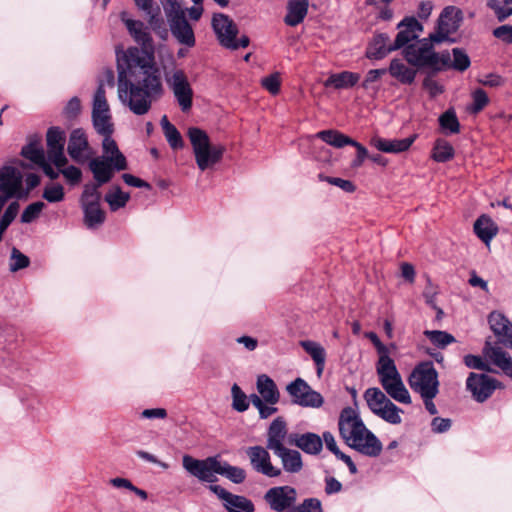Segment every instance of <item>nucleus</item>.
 <instances>
[{
  "label": "nucleus",
  "instance_id": "9d476101",
  "mask_svg": "<svg viewBox=\"0 0 512 512\" xmlns=\"http://www.w3.org/2000/svg\"><path fill=\"white\" fill-rule=\"evenodd\" d=\"M463 12L455 6H447L440 13L436 30L430 34V39L439 44L445 41L454 42L449 36L458 31L463 22Z\"/></svg>",
  "mask_w": 512,
  "mask_h": 512
},
{
  "label": "nucleus",
  "instance_id": "09e8293b",
  "mask_svg": "<svg viewBox=\"0 0 512 512\" xmlns=\"http://www.w3.org/2000/svg\"><path fill=\"white\" fill-rule=\"evenodd\" d=\"M250 401L252 405L257 408L261 419H267L278 411L276 404L263 401L257 394H251Z\"/></svg>",
  "mask_w": 512,
  "mask_h": 512
},
{
  "label": "nucleus",
  "instance_id": "4c0bfd02",
  "mask_svg": "<svg viewBox=\"0 0 512 512\" xmlns=\"http://www.w3.org/2000/svg\"><path fill=\"white\" fill-rule=\"evenodd\" d=\"M316 137L336 148H342L345 145H350L353 141L352 138L333 129L319 131L316 134Z\"/></svg>",
  "mask_w": 512,
  "mask_h": 512
},
{
  "label": "nucleus",
  "instance_id": "4468645a",
  "mask_svg": "<svg viewBox=\"0 0 512 512\" xmlns=\"http://www.w3.org/2000/svg\"><path fill=\"white\" fill-rule=\"evenodd\" d=\"M264 499L275 512H292L296 506L297 492L291 486L272 487L266 491Z\"/></svg>",
  "mask_w": 512,
  "mask_h": 512
},
{
  "label": "nucleus",
  "instance_id": "f704fd0d",
  "mask_svg": "<svg viewBox=\"0 0 512 512\" xmlns=\"http://www.w3.org/2000/svg\"><path fill=\"white\" fill-rule=\"evenodd\" d=\"M474 232L485 244L488 245L496 236L498 227L490 217L482 215L474 223Z\"/></svg>",
  "mask_w": 512,
  "mask_h": 512
},
{
  "label": "nucleus",
  "instance_id": "de8ad7c7",
  "mask_svg": "<svg viewBox=\"0 0 512 512\" xmlns=\"http://www.w3.org/2000/svg\"><path fill=\"white\" fill-rule=\"evenodd\" d=\"M424 335L431 341V343L439 348H445L447 345L455 342L452 334L440 330H426Z\"/></svg>",
  "mask_w": 512,
  "mask_h": 512
},
{
  "label": "nucleus",
  "instance_id": "603ef678",
  "mask_svg": "<svg viewBox=\"0 0 512 512\" xmlns=\"http://www.w3.org/2000/svg\"><path fill=\"white\" fill-rule=\"evenodd\" d=\"M22 155L37 165L44 163V150L38 143H30L22 148Z\"/></svg>",
  "mask_w": 512,
  "mask_h": 512
},
{
  "label": "nucleus",
  "instance_id": "b1692460",
  "mask_svg": "<svg viewBox=\"0 0 512 512\" xmlns=\"http://www.w3.org/2000/svg\"><path fill=\"white\" fill-rule=\"evenodd\" d=\"M287 437L286 422L282 417L272 421L267 433V448L272 452L284 448V442Z\"/></svg>",
  "mask_w": 512,
  "mask_h": 512
},
{
  "label": "nucleus",
  "instance_id": "e2e57ef3",
  "mask_svg": "<svg viewBox=\"0 0 512 512\" xmlns=\"http://www.w3.org/2000/svg\"><path fill=\"white\" fill-rule=\"evenodd\" d=\"M292 512H323V509L319 499L307 498L301 504L293 507Z\"/></svg>",
  "mask_w": 512,
  "mask_h": 512
},
{
  "label": "nucleus",
  "instance_id": "f257e3e1",
  "mask_svg": "<svg viewBox=\"0 0 512 512\" xmlns=\"http://www.w3.org/2000/svg\"><path fill=\"white\" fill-rule=\"evenodd\" d=\"M120 17L141 48L116 51L118 99L132 113L141 116L149 112L153 101L162 97L164 88L147 27L141 21L131 19L127 12H122Z\"/></svg>",
  "mask_w": 512,
  "mask_h": 512
},
{
  "label": "nucleus",
  "instance_id": "f3484780",
  "mask_svg": "<svg viewBox=\"0 0 512 512\" xmlns=\"http://www.w3.org/2000/svg\"><path fill=\"white\" fill-rule=\"evenodd\" d=\"M67 151L69 156L79 164H84L92 157L93 151L83 129H74L70 133Z\"/></svg>",
  "mask_w": 512,
  "mask_h": 512
},
{
  "label": "nucleus",
  "instance_id": "c756f323",
  "mask_svg": "<svg viewBox=\"0 0 512 512\" xmlns=\"http://www.w3.org/2000/svg\"><path fill=\"white\" fill-rule=\"evenodd\" d=\"M484 352L494 365L512 378V358L507 352L500 347L489 346L488 344L485 346Z\"/></svg>",
  "mask_w": 512,
  "mask_h": 512
},
{
  "label": "nucleus",
  "instance_id": "864d4df0",
  "mask_svg": "<svg viewBox=\"0 0 512 512\" xmlns=\"http://www.w3.org/2000/svg\"><path fill=\"white\" fill-rule=\"evenodd\" d=\"M168 22L185 16V11L179 0H160Z\"/></svg>",
  "mask_w": 512,
  "mask_h": 512
},
{
  "label": "nucleus",
  "instance_id": "79ce46f5",
  "mask_svg": "<svg viewBox=\"0 0 512 512\" xmlns=\"http://www.w3.org/2000/svg\"><path fill=\"white\" fill-rule=\"evenodd\" d=\"M57 169H59V172H61V175L64 177L66 182L71 185L75 186L78 185L81 182L82 179V171L74 166L70 165L68 163V159L66 158V162L64 164H54Z\"/></svg>",
  "mask_w": 512,
  "mask_h": 512
},
{
  "label": "nucleus",
  "instance_id": "5701e85b",
  "mask_svg": "<svg viewBox=\"0 0 512 512\" xmlns=\"http://www.w3.org/2000/svg\"><path fill=\"white\" fill-rule=\"evenodd\" d=\"M488 322L491 330L500 338V342L512 348V324L500 312H492Z\"/></svg>",
  "mask_w": 512,
  "mask_h": 512
},
{
  "label": "nucleus",
  "instance_id": "20e7f679",
  "mask_svg": "<svg viewBox=\"0 0 512 512\" xmlns=\"http://www.w3.org/2000/svg\"><path fill=\"white\" fill-rule=\"evenodd\" d=\"M187 136L192 146L198 169L204 172L218 164L226 151L223 144H213L209 135L198 127H190Z\"/></svg>",
  "mask_w": 512,
  "mask_h": 512
},
{
  "label": "nucleus",
  "instance_id": "774afa93",
  "mask_svg": "<svg viewBox=\"0 0 512 512\" xmlns=\"http://www.w3.org/2000/svg\"><path fill=\"white\" fill-rule=\"evenodd\" d=\"M493 36L506 44L512 43V25H502L493 30Z\"/></svg>",
  "mask_w": 512,
  "mask_h": 512
},
{
  "label": "nucleus",
  "instance_id": "a19ab883",
  "mask_svg": "<svg viewBox=\"0 0 512 512\" xmlns=\"http://www.w3.org/2000/svg\"><path fill=\"white\" fill-rule=\"evenodd\" d=\"M453 156L454 148L447 141L443 139L436 140L431 155L434 161L443 163L452 159Z\"/></svg>",
  "mask_w": 512,
  "mask_h": 512
},
{
  "label": "nucleus",
  "instance_id": "7ed1b4c3",
  "mask_svg": "<svg viewBox=\"0 0 512 512\" xmlns=\"http://www.w3.org/2000/svg\"><path fill=\"white\" fill-rule=\"evenodd\" d=\"M375 347L379 353L376 372L385 393L399 403L410 404V393L402 380L394 360L389 356L388 348L381 341Z\"/></svg>",
  "mask_w": 512,
  "mask_h": 512
},
{
  "label": "nucleus",
  "instance_id": "338daca9",
  "mask_svg": "<svg viewBox=\"0 0 512 512\" xmlns=\"http://www.w3.org/2000/svg\"><path fill=\"white\" fill-rule=\"evenodd\" d=\"M262 86L271 94L276 95L280 90V79L277 73L265 77L261 81Z\"/></svg>",
  "mask_w": 512,
  "mask_h": 512
},
{
  "label": "nucleus",
  "instance_id": "ea45409f",
  "mask_svg": "<svg viewBox=\"0 0 512 512\" xmlns=\"http://www.w3.org/2000/svg\"><path fill=\"white\" fill-rule=\"evenodd\" d=\"M161 126L165 135V138L172 149H181L184 146V142L181 134L177 128L171 124L166 115L161 119Z\"/></svg>",
  "mask_w": 512,
  "mask_h": 512
},
{
  "label": "nucleus",
  "instance_id": "dca6fc26",
  "mask_svg": "<svg viewBox=\"0 0 512 512\" xmlns=\"http://www.w3.org/2000/svg\"><path fill=\"white\" fill-rule=\"evenodd\" d=\"M496 379L486 375L471 372L466 380V388L474 400L479 403L486 401L499 387Z\"/></svg>",
  "mask_w": 512,
  "mask_h": 512
},
{
  "label": "nucleus",
  "instance_id": "49530a36",
  "mask_svg": "<svg viewBox=\"0 0 512 512\" xmlns=\"http://www.w3.org/2000/svg\"><path fill=\"white\" fill-rule=\"evenodd\" d=\"M231 396L234 410L244 412L249 408L250 396L248 397L237 384L232 385Z\"/></svg>",
  "mask_w": 512,
  "mask_h": 512
},
{
  "label": "nucleus",
  "instance_id": "aec40b11",
  "mask_svg": "<svg viewBox=\"0 0 512 512\" xmlns=\"http://www.w3.org/2000/svg\"><path fill=\"white\" fill-rule=\"evenodd\" d=\"M397 28L400 31L395 38L394 48L398 49L417 39L424 29L423 25L415 17H405L398 23Z\"/></svg>",
  "mask_w": 512,
  "mask_h": 512
},
{
  "label": "nucleus",
  "instance_id": "6e6552de",
  "mask_svg": "<svg viewBox=\"0 0 512 512\" xmlns=\"http://www.w3.org/2000/svg\"><path fill=\"white\" fill-rule=\"evenodd\" d=\"M408 384L413 392L421 396L438 395V372L432 362H421L415 366L408 377Z\"/></svg>",
  "mask_w": 512,
  "mask_h": 512
},
{
  "label": "nucleus",
  "instance_id": "c03bdc74",
  "mask_svg": "<svg viewBox=\"0 0 512 512\" xmlns=\"http://www.w3.org/2000/svg\"><path fill=\"white\" fill-rule=\"evenodd\" d=\"M19 209L20 205L17 201L9 203V205L6 207L4 213L0 218V242L2 241L3 234L5 233V231L18 215Z\"/></svg>",
  "mask_w": 512,
  "mask_h": 512
},
{
  "label": "nucleus",
  "instance_id": "72a5a7b5",
  "mask_svg": "<svg viewBox=\"0 0 512 512\" xmlns=\"http://www.w3.org/2000/svg\"><path fill=\"white\" fill-rule=\"evenodd\" d=\"M300 345L313 359L317 368V375L318 377H321L326 361V352L324 347L318 342L312 340L301 341Z\"/></svg>",
  "mask_w": 512,
  "mask_h": 512
},
{
  "label": "nucleus",
  "instance_id": "423d86ee",
  "mask_svg": "<svg viewBox=\"0 0 512 512\" xmlns=\"http://www.w3.org/2000/svg\"><path fill=\"white\" fill-rule=\"evenodd\" d=\"M371 412L382 420L398 425L402 422L403 410L396 406L386 394L377 387L368 388L363 394Z\"/></svg>",
  "mask_w": 512,
  "mask_h": 512
},
{
  "label": "nucleus",
  "instance_id": "680f3d73",
  "mask_svg": "<svg viewBox=\"0 0 512 512\" xmlns=\"http://www.w3.org/2000/svg\"><path fill=\"white\" fill-rule=\"evenodd\" d=\"M487 6L494 11L498 21L502 22L512 15V7L502 5L499 0H487Z\"/></svg>",
  "mask_w": 512,
  "mask_h": 512
},
{
  "label": "nucleus",
  "instance_id": "3c124183",
  "mask_svg": "<svg viewBox=\"0 0 512 512\" xmlns=\"http://www.w3.org/2000/svg\"><path fill=\"white\" fill-rule=\"evenodd\" d=\"M42 197L49 203H58L64 200V187L59 183H49L44 187Z\"/></svg>",
  "mask_w": 512,
  "mask_h": 512
},
{
  "label": "nucleus",
  "instance_id": "5fc2aeb1",
  "mask_svg": "<svg viewBox=\"0 0 512 512\" xmlns=\"http://www.w3.org/2000/svg\"><path fill=\"white\" fill-rule=\"evenodd\" d=\"M137 7L143 10L149 17V23L156 26L159 22V7L155 5L153 0H135Z\"/></svg>",
  "mask_w": 512,
  "mask_h": 512
},
{
  "label": "nucleus",
  "instance_id": "bf43d9fd",
  "mask_svg": "<svg viewBox=\"0 0 512 512\" xmlns=\"http://www.w3.org/2000/svg\"><path fill=\"white\" fill-rule=\"evenodd\" d=\"M440 125L443 129L448 130L450 133L459 132V122L455 113L451 110L443 113L439 118Z\"/></svg>",
  "mask_w": 512,
  "mask_h": 512
},
{
  "label": "nucleus",
  "instance_id": "c85d7f7f",
  "mask_svg": "<svg viewBox=\"0 0 512 512\" xmlns=\"http://www.w3.org/2000/svg\"><path fill=\"white\" fill-rule=\"evenodd\" d=\"M256 388L257 394L263 401L270 404H277L280 400V392L276 383L266 374L257 377Z\"/></svg>",
  "mask_w": 512,
  "mask_h": 512
},
{
  "label": "nucleus",
  "instance_id": "052dcab7",
  "mask_svg": "<svg viewBox=\"0 0 512 512\" xmlns=\"http://www.w3.org/2000/svg\"><path fill=\"white\" fill-rule=\"evenodd\" d=\"M100 186L97 182L85 185L81 196V204L100 202V192L98 191Z\"/></svg>",
  "mask_w": 512,
  "mask_h": 512
},
{
  "label": "nucleus",
  "instance_id": "e433bc0d",
  "mask_svg": "<svg viewBox=\"0 0 512 512\" xmlns=\"http://www.w3.org/2000/svg\"><path fill=\"white\" fill-rule=\"evenodd\" d=\"M84 210V221L89 228L100 225L105 220V214L100 208V202L82 204Z\"/></svg>",
  "mask_w": 512,
  "mask_h": 512
},
{
  "label": "nucleus",
  "instance_id": "9b49d317",
  "mask_svg": "<svg viewBox=\"0 0 512 512\" xmlns=\"http://www.w3.org/2000/svg\"><path fill=\"white\" fill-rule=\"evenodd\" d=\"M24 176L17 165L7 164L0 168V194L7 200L27 199V191H23Z\"/></svg>",
  "mask_w": 512,
  "mask_h": 512
},
{
  "label": "nucleus",
  "instance_id": "13d9d810",
  "mask_svg": "<svg viewBox=\"0 0 512 512\" xmlns=\"http://www.w3.org/2000/svg\"><path fill=\"white\" fill-rule=\"evenodd\" d=\"M30 263L29 258L20 252L17 248H13L11 251L9 268L10 271L16 272L20 269L26 268Z\"/></svg>",
  "mask_w": 512,
  "mask_h": 512
},
{
  "label": "nucleus",
  "instance_id": "473e14b6",
  "mask_svg": "<svg viewBox=\"0 0 512 512\" xmlns=\"http://www.w3.org/2000/svg\"><path fill=\"white\" fill-rule=\"evenodd\" d=\"M273 453L281 459L283 469L286 472L297 473L302 469V457L298 451L284 447Z\"/></svg>",
  "mask_w": 512,
  "mask_h": 512
},
{
  "label": "nucleus",
  "instance_id": "6e6d98bb",
  "mask_svg": "<svg viewBox=\"0 0 512 512\" xmlns=\"http://www.w3.org/2000/svg\"><path fill=\"white\" fill-rule=\"evenodd\" d=\"M452 54H453V62L452 63L450 62L448 67L451 66L454 69L459 70V71H465L466 69L469 68L470 63H471L470 58L463 49L454 48L452 50Z\"/></svg>",
  "mask_w": 512,
  "mask_h": 512
},
{
  "label": "nucleus",
  "instance_id": "393cba45",
  "mask_svg": "<svg viewBox=\"0 0 512 512\" xmlns=\"http://www.w3.org/2000/svg\"><path fill=\"white\" fill-rule=\"evenodd\" d=\"M112 134H105L102 141L103 155L101 158H106L111 161L116 171L127 169V161L125 156L120 152L114 139L111 137Z\"/></svg>",
  "mask_w": 512,
  "mask_h": 512
},
{
  "label": "nucleus",
  "instance_id": "0e129e2a",
  "mask_svg": "<svg viewBox=\"0 0 512 512\" xmlns=\"http://www.w3.org/2000/svg\"><path fill=\"white\" fill-rule=\"evenodd\" d=\"M473 103L470 106V110L473 113L480 112L488 103V96L482 89H477L472 94Z\"/></svg>",
  "mask_w": 512,
  "mask_h": 512
},
{
  "label": "nucleus",
  "instance_id": "bb28decb",
  "mask_svg": "<svg viewBox=\"0 0 512 512\" xmlns=\"http://www.w3.org/2000/svg\"><path fill=\"white\" fill-rule=\"evenodd\" d=\"M172 35L181 43L188 47L195 45V36L191 25L185 16L169 22Z\"/></svg>",
  "mask_w": 512,
  "mask_h": 512
},
{
  "label": "nucleus",
  "instance_id": "ddd939ff",
  "mask_svg": "<svg viewBox=\"0 0 512 512\" xmlns=\"http://www.w3.org/2000/svg\"><path fill=\"white\" fill-rule=\"evenodd\" d=\"M292 402L301 407L320 408L324 403L323 396L313 390L302 378H297L286 386Z\"/></svg>",
  "mask_w": 512,
  "mask_h": 512
},
{
  "label": "nucleus",
  "instance_id": "8fccbe9b",
  "mask_svg": "<svg viewBox=\"0 0 512 512\" xmlns=\"http://www.w3.org/2000/svg\"><path fill=\"white\" fill-rule=\"evenodd\" d=\"M103 113H110V107L106 99L104 85L101 83L94 94L92 115Z\"/></svg>",
  "mask_w": 512,
  "mask_h": 512
},
{
  "label": "nucleus",
  "instance_id": "2f4dec72",
  "mask_svg": "<svg viewBox=\"0 0 512 512\" xmlns=\"http://www.w3.org/2000/svg\"><path fill=\"white\" fill-rule=\"evenodd\" d=\"M388 72L393 78L406 85L412 84L417 74L416 69L407 66L401 59H393Z\"/></svg>",
  "mask_w": 512,
  "mask_h": 512
},
{
  "label": "nucleus",
  "instance_id": "0eeeda50",
  "mask_svg": "<svg viewBox=\"0 0 512 512\" xmlns=\"http://www.w3.org/2000/svg\"><path fill=\"white\" fill-rule=\"evenodd\" d=\"M211 25L220 45L226 49L237 50L246 48L249 45V38L246 35L237 39L238 26L226 14L215 13L212 16Z\"/></svg>",
  "mask_w": 512,
  "mask_h": 512
},
{
  "label": "nucleus",
  "instance_id": "69168bd1",
  "mask_svg": "<svg viewBox=\"0 0 512 512\" xmlns=\"http://www.w3.org/2000/svg\"><path fill=\"white\" fill-rule=\"evenodd\" d=\"M319 179L322 181H326L331 185L337 186L345 192H353L355 190L354 184L349 180H345L338 177L323 176L322 174L319 175Z\"/></svg>",
  "mask_w": 512,
  "mask_h": 512
},
{
  "label": "nucleus",
  "instance_id": "4be33fe9",
  "mask_svg": "<svg viewBox=\"0 0 512 512\" xmlns=\"http://www.w3.org/2000/svg\"><path fill=\"white\" fill-rule=\"evenodd\" d=\"M416 135L409 136L403 139H385L381 137H374L371 139V145L384 153H402L407 151L414 143Z\"/></svg>",
  "mask_w": 512,
  "mask_h": 512
},
{
  "label": "nucleus",
  "instance_id": "58836bf2",
  "mask_svg": "<svg viewBox=\"0 0 512 512\" xmlns=\"http://www.w3.org/2000/svg\"><path fill=\"white\" fill-rule=\"evenodd\" d=\"M130 200V194L123 192L119 186H113L105 195L111 211H117L126 206Z\"/></svg>",
  "mask_w": 512,
  "mask_h": 512
},
{
  "label": "nucleus",
  "instance_id": "6ab92c4d",
  "mask_svg": "<svg viewBox=\"0 0 512 512\" xmlns=\"http://www.w3.org/2000/svg\"><path fill=\"white\" fill-rule=\"evenodd\" d=\"M47 156L53 164H64L66 156L64 154L65 133L59 127H51L47 131Z\"/></svg>",
  "mask_w": 512,
  "mask_h": 512
},
{
  "label": "nucleus",
  "instance_id": "a211bd4d",
  "mask_svg": "<svg viewBox=\"0 0 512 512\" xmlns=\"http://www.w3.org/2000/svg\"><path fill=\"white\" fill-rule=\"evenodd\" d=\"M209 489L223 501L229 512H254L253 503L246 497L232 494L219 485H210Z\"/></svg>",
  "mask_w": 512,
  "mask_h": 512
},
{
  "label": "nucleus",
  "instance_id": "cd10ccee",
  "mask_svg": "<svg viewBox=\"0 0 512 512\" xmlns=\"http://www.w3.org/2000/svg\"><path fill=\"white\" fill-rule=\"evenodd\" d=\"M89 169L98 185L108 183L112 179L114 171H116L111 161L101 157L91 159Z\"/></svg>",
  "mask_w": 512,
  "mask_h": 512
},
{
  "label": "nucleus",
  "instance_id": "7c9ffc66",
  "mask_svg": "<svg viewBox=\"0 0 512 512\" xmlns=\"http://www.w3.org/2000/svg\"><path fill=\"white\" fill-rule=\"evenodd\" d=\"M360 80V74L343 71L340 73L331 74L324 82L326 88L332 87L334 89H348L355 86Z\"/></svg>",
  "mask_w": 512,
  "mask_h": 512
},
{
  "label": "nucleus",
  "instance_id": "39448f33",
  "mask_svg": "<svg viewBox=\"0 0 512 512\" xmlns=\"http://www.w3.org/2000/svg\"><path fill=\"white\" fill-rule=\"evenodd\" d=\"M434 41L427 38L419 40L417 43L407 45L403 50V55L407 62L416 68H431L442 70L449 66L450 53L444 51L436 53L433 50Z\"/></svg>",
  "mask_w": 512,
  "mask_h": 512
},
{
  "label": "nucleus",
  "instance_id": "f8f14e48",
  "mask_svg": "<svg viewBox=\"0 0 512 512\" xmlns=\"http://www.w3.org/2000/svg\"><path fill=\"white\" fill-rule=\"evenodd\" d=\"M182 466L191 476L197 478L199 481L213 483L217 481L220 460L218 457L196 459L190 455H184L182 458Z\"/></svg>",
  "mask_w": 512,
  "mask_h": 512
},
{
  "label": "nucleus",
  "instance_id": "1a4fd4ad",
  "mask_svg": "<svg viewBox=\"0 0 512 512\" xmlns=\"http://www.w3.org/2000/svg\"><path fill=\"white\" fill-rule=\"evenodd\" d=\"M164 78L183 112L191 109L193 89L184 70L173 67L165 69Z\"/></svg>",
  "mask_w": 512,
  "mask_h": 512
},
{
  "label": "nucleus",
  "instance_id": "412c9836",
  "mask_svg": "<svg viewBox=\"0 0 512 512\" xmlns=\"http://www.w3.org/2000/svg\"><path fill=\"white\" fill-rule=\"evenodd\" d=\"M288 444L295 445L307 454H319L323 447L322 438L312 432L304 434L292 433L288 436Z\"/></svg>",
  "mask_w": 512,
  "mask_h": 512
},
{
  "label": "nucleus",
  "instance_id": "a18cd8bd",
  "mask_svg": "<svg viewBox=\"0 0 512 512\" xmlns=\"http://www.w3.org/2000/svg\"><path fill=\"white\" fill-rule=\"evenodd\" d=\"M93 126L98 134H112L114 131V125L111 119V113L93 114L92 115Z\"/></svg>",
  "mask_w": 512,
  "mask_h": 512
},
{
  "label": "nucleus",
  "instance_id": "a878e982",
  "mask_svg": "<svg viewBox=\"0 0 512 512\" xmlns=\"http://www.w3.org/2000/svg\"><path fill=\"white\" fill-rule=\"evenodd\" d=\"M395 50L398 48H394V42H390L389 36L386 33H380L373 37L367 48L366 56L369 59L379 60Z\"/></svg>",
  "mask_w": 512,
  "mask_h": 512
},
{
  "label": "nucleus",
  "instance_id": "4d7b16f0",
  "mask_svg": "<svg viewBox=\"0 0 512 512\" xmlns=\"http://www.w3.org/2000/svg\"><path fill=\"white\" fill-rule=\"evenodd\" d=\"M45 208V203L42 201H37L34 203L29 204L23 211L21 215V222L22 223H31L35 219H37L42 212V210Z\"/></svg>",
  "mask_w": 512,
  "mask_h": 512
},
{
  "label": "nucleus",
  "instance_id": "c9c22d12",
  "mask_svg": "<svg viewBox=\"0 0 512 512\" xmlns=\"http://www.w3.org/2000/svg\"><path fill=\"white\" fill-rule=\"evenodd\" d=\"M307 11V0H291L288 3V13L285 16L284 21L289 26H296L304 20Z\"/></svg>",
  "mask_w": 512,
  "mask_h": 512
},
{
  "label": "nucleus",
  "instance_id": "37998d69",
  "mask_svg": "<svg viewBox=\"0 0 512 512\" xmlns=\"http://www.w3.org/2000/svg\"><path fill=\"white\" fill-rule=\"evenodd\" d=\"M218 474L227 477L233 483L239 484L245 480L246 474L245 471L236 466H231L227 462L220 461V469H218Z\"/></svg>",
  "mask_w": 512,
  "mask_h": 512
},
{
  "label": "nucleus",
  "instance_id": "f03ea898",
  "mask_svg": "<svg viewBox=\"0 0 512 512\" xmlns=\"http://www.w3.org/2000/svg\"><path fill=\"white\" fill-rule=\"evenodd\" d=\"M338 428L341 438L351 448L369 457H377L382 451L381 441L364 424L359 412L352 408L342 409Z\"/></svg>",
  "mask_w": 512,
  "mask_h": 512
},
{
  "label": "nucleus",
  "instance_id": "2eb2a0df",
  "mask_svg": "<svg viewBox=\"0 0 512 512\" xmlns=\"http://www.w3.org/2000/svg\"><path fill=\"white\" fill-rule=\"evenodd\" d=\"M268 450L267 447L260 445L251 446L246 449V455L254 471L269 478L278 477L281 475V469L272 464Z\"/></svg>",
  "mask_w": 512,
  "mask_h": 512
}]
</instances>
